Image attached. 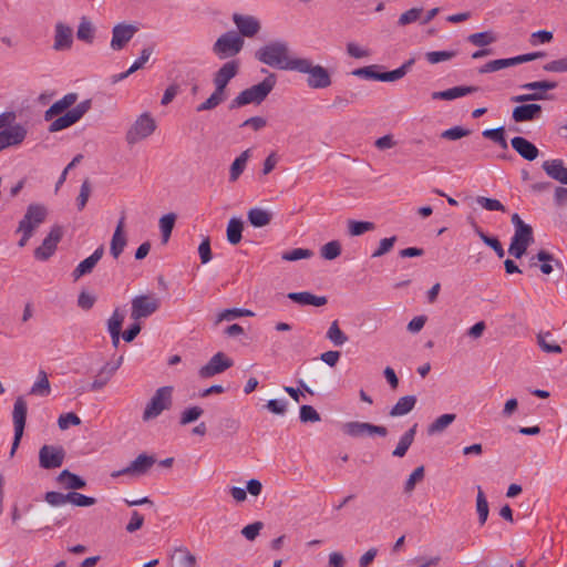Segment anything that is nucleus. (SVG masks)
<instances>
[{
	"label": "nucleus",
	"instance_id": "nucleus-54",
	"mask_svg": "<svg viewBox=\"0 0 567 567\" xmlns=\"http://www.w3.org/2000/svg\"><path fill=\"white\" fill-rule=\"evenodd\" d=\"M204 413V410L200 406H190L184 410L181 414L179 424L187 425L192 422L198 420Z\"/></svg>",
	"mask_w": 567,
	"mask_h": 567
},
{
	"label": "nucleus",
	"instance_id": "nucleus-16",
	"mask_svg": "<svg viewBox=\"0 0 567 567\" xmlns=\"http://www.w3.org/2000/svg\"><path fill=\"white\" fill-rule=\"evenodd\" d=\"M534 241L533 229L515 231L508 248V254L514 258H522L527 248Z\"/></svg>",
	"mask_w": 567,
	"mask_h": 567
},
{
	"label": "nucleus",
	"instance_id": "nucleus-55",
	"mask_svg": "<svg viewBox=\"0 0 567 567\" xmlns=\"http://www.w3.org/2000/svg\"><path fill=\"white\" fill-rule=\"evenodd\" d=\"M68 502L79 507H89L96 503V499L91 496L78 492H69Z\"/></svg>",
	"mask_w": 567,
	"mask_h": 567
},
{
	"label": "nucleus",
	"instance_id": "nucleus-20",
	"mask_svg": "<svg viewBox=\"0 0 567 567\" xmlns=\"http://www.w3.org/2000/svg\"><path fill=\"white\" fill-rule=\"evenodd\" d=\"M73 44V31L71 27L63 22H58L54 28V43L55 51L70 50Z\"/></svg>",
	"mask_w": 567,
	"mask_h": 567
},
{
	"label": "nucleus",
	"instance_id": "nucleus-58",
	"mask_svg": "<svg viewBox=\"0 0 567 567\" xmlns=\"http://www.w3.org/2000/svg\"><path fill=\"white\" fill-rule=\"evenodd\" d=\"M471 134V131L467 128H464L462 126H453L451 128H447L441 133V138L447 140V141H457L463 137H466Z\"/></svg>",
	"mask_w": 567,
	"mask_h": 567
},
{
	"label": "nucleus",
	"instance_id": "nucleus-34",
	"mask_svg": "<svg viewBox=\"0 0 567 567\" xmlns=\"http://www.w3.org/2000/svg\"><path fill=\"white\" fill-rule=\"evenodd\" d=\"M251 156L250 148L244 151L238 157L235 158V161L231 163L229 168V182L235 183L238 181L240 175L244 173L247 162L249 161Z\"/></svg>",
	"mask_w": 567,
	"mask_h": 567
},
{
	"label": "nucleus",
	"instance_id": "nucleus-59",
	"mask_svg": "<svg viewBox=\"0 0 567 567\" xmlns=\"http://www.w3.org/2000/svg\"><path fill=\"white\" fill-rule=\"evenodd\" d=\"M476 203L486 210H498V212H506L505 206L498 200L494 198H488L484 196H477Z\"/></svg>",
	"mask_w": 567,
	"mask_h": 567
},
{
	"label": "nucleus",
	"instance_id": "nucleus-51",
	"mask_svg": "<svg viewBox=\"0 0 567 567\" xmlns=\"http://www.w3.org/2000/svg\"><path fill=\"white\" fill-rule=\"evenodd\" d=\"M457 55V51H430L425 53V59L430 64H437L452 60Z\"/></svg>",
	"mask_w": 567,
	"mask_h": 567
},
{
	"label": "nucleus",
	"instance_id": "nucleus-25",
	"mask_svg": "<svg viewBox=\"0 0 567 567\" xmlns=\"http://www.w3.org/2000/svg\"><path fill=\"white\" fill-rule=\"evenodd\" d=\"M78 101L76 93H68L62 99L55 101L45 112L44 120L51 121L54 116L69 111V109Z\"/></svg>",
	"mask_w": 567,
	"mask_h": 567
},
{
	"label": "nucleus",
	"instance_id": "nucleus-64",
	"mask_svg": "<svg viewBox=\"0 0 567 567\" xmlns=\"http://www.w3.org/2000/svg\"><path fill=\"white\" fill-rule=\"evenodd\" d=\"M543 69L547 72H567V56L558 60H553L546 63Z\"/></svg>",
	"mask_w": 567,
	"mask_h": 567
},
{
	"label": "nucleus",
	"instance_id": "nucleus-23",
	"mask_svg": "<svg viewBox=\"0 0 567 567\" xmlns=\"http://www.w3.org/2000/svg\"><path fill=\"white\" fill-rule=\"evenodd\" d=\"M511 145L515 152L528 162L535 161L539 155V150L530 141L523 136H515L511 140Z\"/></svg>",
	"mask_w": 567,
	"mask_h": 567
},
{
	"label": "nucleus",
	"instance_id": "nucleus-45",
	"mask_svg": "<svg viewBox=\"0 0 567 567\" xmlns=\"http://www.w3.org/2000/svg\"><path fill=\"white\" fill-rule=\"evenodd\" d=\"M348 233L350 236H361L367 231L374 230L375 225L372 221H361V220H354L349 219L348 223Z\"/></svg>",
	"mask_w": 567,
	"mask_h": 567
},
{
	"label": "nucleus",
	"instance_id": "nucleus-60",
	"mask_svg": "<svg viewBox=\"0 0 567 567\" xmlns=\"http://www.w3.org/2000/svg\"><path fill=\"white\" fill-rule=\"evenodd\" d=\"M537 260L542 262L539 265V269L544 275H550L553 272L551 261H555V258L551 254L546 250H540L537 252Z\"/></svg>",
	"mask_w": 567,
	"mask_h": 567
},
{
	"label": "nucleus",
	"instance_id": "nucleus-37",
	"mask_svg": "<svg viewBox=\"0 0 567 567\" xmlns=\"http://www.w3.org/2000/svg\"><path fill=\"white\" fill-rule=\"evenodd\" d=\"M417 424H413L400 439L396 447L393 450L392 455L394 457H403L412 443L414 442Z\"/></svg>",
	"mask_w": 567,
	"mask_h": 567
},
{
	"label": "nucleus",
	"instance_id": "nucleus-21",
	"mask_svg": "<svg viewBox=\"0 0 567 567\" xmlns=\"http://www.w3.org/2000/svg\"><path fill=\"white\" fill-rule=\"evenodd\" d=\"M543 107L539 104L529 103L514 107L512 118L516 123L530 122L540 117Z\"/></svg>",
	"mask_w": 567,
	"mask_h": 567
},
{
	"label": "nucleus",
	"instance_id": "nucleus-22",
	"mask_svg": "<svg viewBox=\"0 0 567 567\" xmlns=\"http://www.w3.org/2000/svg\"><path fill=\"white\" fill-rule=\"evenodd\" d=\"M104 255V246L101 245L100 247H97L94 252L89 256L87 258H85L84 260H82L76 267L75 269L73 270L72 272V277L73 279L76 281L79 280L81 277L85 276V275H89L93 271L94 267L96 266V264L101 260V258L103 257Z\"/></svg>",
	"mask_w": 567,
	"mask_h": 567
},
{
	"label": "nucleus",
	"instance_id": "nucleus-1",
	"mask_svg": "<svg viewBox=\"0 0 567 567\" xmlns=\"http://www.w3.org/2000/svg\"><path fill=\"white\" fill-rule=\"evenodd\" d=\"M255 59L262 64L285 71H293L292 65L299 58L290 56L288 42L275 40L260 47L255 52Z\"/></svg>",
	"mask_w": 567,
	"mask_h": 567
},
{
	"label": "nucleus",
	"instance_id": "nucleus-8",
	"mask_svg": "<svg viewBox=\"0 0 567 567\" xmlns=\"http://www.w3.org/2000/svg\"><path fill=\"white\" fill-rule=\"evenodd\" d=\"M91 100L80 102L73 109L66 111V113L52 121L48 128L49 132H59L75 124L91 109Z\"/></svg>",
	"mask_w": 567,
	"mask_h": 567
},
{
	"label": "nucleus",
	"instance_id": "nucleus-40",
	"mask_svg": "<svg viewBox=\"0 0 567 567\" xmlns=\"http://www.w3.org/2000/svg\"><path fill=\"white\" fill-rule=\"evenodd\" d=\"M456 419V414H442L427 426V434L434 435L444 432Z\"/></svg>",
	"mask_w": 567,
	"mask_h": 567
},
{
	"label": "nucleus",
	"instance_id": "nucleus-27",
	"mask_svg": "<svg viewBox=\"0 0 567 567\" xmlns=\"http://www.w3.org/2000/svg\"><path fill=\"white\" fill-rule=\"evenodd\" d=\"M546 174L553 179L567 184V168L564 167L561 159H549L545 161L542 165Z\"/></svg>",
	"mask_w": 567,
	"mask_h": 567
},
{
	"label": "nucleus",
	"instance_id": "nucleus-46",
	"mask_svg": "<svg viewBox=\"0 0 567 567\" xmlns=\"http://www.w3.org/2000/svg\"><path fill=\"white\" fill-rule=\"evenodd\" d=\"M514 66L513 58L489 61L478 69L481 74L496 72L505 68Z\"/></svg>",
	"mask_w": 567,
	"mask_h": 567
},
{
	"label": "nucleus",
	"instance_id": "nucleus-17",
	"mask_svg": "<svg viewBox=\"0 0 567 567\" xmlns=\"http://www.w3.org/2000/svg\"><path fill=\"white\" fill-rule=\"evenodd\" d=\"M233 21L238 29V34L241 38H252L261 29L259 20L254 16H245L240 13L233 14Z\"/></svg>",
	"mask_w": 567,
	"mask_h": 567
},
{
	"label": "nucleus",
	"instance_id": "nucleus-15",
	"mask_svg": "<svg viewBox=\"0 0 567 567\" xmlns=\"http://www.w3.org/2000/svg\"><path fill=\"white\" fill-rule=\"evenodd\" d=\"M137 32V28L130 23H117L112 29L111 48L120 51L132 40Z\"/></svg>",
	"mask_w": 567,
	"mask_h": 567
},
{
	"label": "nucleus",
	"instance_id": "nucleus-43",
	"mask_svg": "<svg viewBox=\"0 0 567 567\" xmlns=\"http://www.w3.org/2000/svg\"><path fill=\"white\" fill-rule=\"evenodd\" d=\"M175 221H176V215L174 213H168L161 217L159 229H161V234H162V243L163 244H166L169 240Z\"/></svg>",
	"mask_w": 567,
	"mask_h": 567
},
{
	"label": "nucleus",
	"instance_id": "nucleus-61",
	"mask_svg": "<svg viewBox=\"0 0 567 567\" xmlns=\"http://www.w3.org/2000/svg\"><path fill=\"white\" fill-rule=\"evenodd\" d=\"M299 417L302 423L319 422L321 420L320 414L311 405H301Z\"/></svg>",
	"mask_w": 567,
	"mask_h": 567
},
{
	"label": "nucleus",
	"instance_id": "nucleus-5",
	"mask_svg": "<svg viewBox=\"0 0 567 567\" xmlns=\"http://www.w3.org/2000/svg\"><path fill=\"white\" fill-rule=\"evenodd\" d=\"M157 127L156 121L148 113L141 114L135 122L127 130L125 141L128 145H135L136 143L151 136Z\"/></svg>",
	"mask_w": 567,
	"mask_h": 567
},
{
	"label": "nucleus",
	"instance_id": "nucleus-38",
	"mask_svg": "<svg viewBox=\"0 0 567 567\" xmlns=\"http://www.w3.org/2000/svg\"><path fill=\"white\" fill-rule=\"evenodd\" d=\"M473 229L475 234L481 238V240L488 247H491L498 258H503L505 255L504 248L496 237H492L486 235L483 229L475 223L472 221Z\"/></svg>",
	"mask_w": 567,
	"mask_h": 567
},
{
	"label": "nucleus",
	"instance_id": "nucleus-47",
	"mask_svg": "<svg viewBox=\"0 0 567 567\" xmlns=\"http://www.w3.org/2000/svg\"><path fill=\"white\" fill-rule=\"evenodd\" d=\"M476 511L478 514L480 524L484 525L487 520L489 509L485 494L480 486L477 487Z\"/></svg>",
	"mask_w": 567,
	"mask_h": 567
},
{
	"label": "nucleus",
	"instance_id": "nucleus-35",
	"mask_svg": "<svg viewBox=\"0 0 567 567\" xmlns=\"http://www.w3.org/2000/svg\"><path fill=\"white\" fill-rule=\"evenodd\" d=\"M416 404V398L414 395H405L398 400L392 406L389 415L392 417L402 416L410 413Z\"/></svg>",
	"mask_w": 567,
	"mask_h": 567
},
{
	"label": "nucleus",
	"instance_id": "nucleus-49",
	"mask_svg": "<svg viewBox=\"0 0 567 567\" xmlns=\"http://www.w3.org/2000/svg\"><path fill=\"white\" fill-rule=\"evenodd\" d=\"M341 255V244L338 240H331L324 244L320 249V256L327 260H333Z\"/></svg>",
	"mask_w": 567,
	"mask_h": 567
},
{
	"label": "nucleus",
	"instance_id": "nucleus-56",
	"mask_svg": "<svg viewBox=\"0 0 567 567\" xmlns=\"http://www.w3.org/2000/svg\"><path fill=\"white\" fill-rule=\"evenodd\" d=\"M124 319V313L118 308H116L107 320L109 333L121 332Z\"/></svg>",
	"mask_w": 567,
	"mask_h": 567
},
{
	"label": "nucleus",
	"instance_id": "nucleus-28",
	"mask_svg": "<svg viewBox=\"0 0 567 567\" xmlns=\"http://www.w3.org/2000/svg\"><path fill=\"white\" fill-rule=\"evenodd\" d=\"M171 561L174 567H197L196 556L184 546L174 549Z\"/></svg>",
	"mask_w": 567,
	"mask_h": 567
},
{
	"label": "nucleus",
	"instance_id": "nucleus-2",
	"mask_svg": "<svg viewBox=\"0 0 567 567\" xmlns=\"http://www.w3.org/2000/svg\"><path fill=\"white\" fill-rule=\"evenodd\" d=\"M277 79L269 73L260 83L241 91L229 104V110L239 109L248 104H261L274 90Z\"/></svg>",
	"mask_w": 567,
	"mask_h": 567
},
{
	"label": "nucleus",
	"instance_id": "nucleus-63",
	"mask_svg": "<svg viewBox=\"0 0 567 567\" xmlns=\"http://www.w3.org/2000/svg\"><path fill=\"white\" fill-rule=\"evenodd\" d=\"M68 497H69V493L63 494L60 492L51 491V492L45 493L44 501L48 504H50L51 506H61V505H64L65 503H68V501H69Z\"/></svg>",
	"mask_w": 567,
	"mask_h": 567
},
{
	"label": "nucleus",
	"instance_id": "nucleus-52",
	"mask_svg": "<svg viewBox=\"0 0 567 567\" xmlns=\"http://www.w3.org/2000/svg\"><path fill=\"white\" fill-rule=\"evenodd\" d=\"M313 256V251L307 248H295L282 252L281 259L286 261H297L308 259Z\"/></svg>",
	"mask_w": 567,
	"mask_h": 567
},
{
	"label": "nucleus",
	"instance_id": "nucleus-10",
	"mask_svg": "<svg viewBox=\"0 0 567 567\" xmlns=\"http://www.w3.org/2000/svg\"><path fill=\"white\" fill-rule=\"evenodd\" d=\"M342 431L344 434L351 437H362L372 435H379L384 437L388 435V429L385 426L374 425L372 423L359 421H351L344 423L342 426Z\"/></svg>",
	"mask_w": 567,
	"mask_h": 567
},
{
	"label": "nucleus",
	"instance_id": "nucleus-30",
	"mask_svg": "<svg viewBox=\"0 0 567 567\" xmlns=\"http://www.w3.org/2000/svg\"><path fill=\"white\" fill-rule=\"evenodd\" d=\"M290 300L302 306L322 307L328 300L324 296H315L309 291L289 292L287 296Z\"/></svg>",
	"mask_w": 567,
	"mask_h": 567
},
{
	"label": "nucleus",
	"instance_id": "nucleus-11",
	"mask_svg": "<svg viewBox=\"0 0 567 567\" xmlns=\"http://www.w3.org/2000/svg\"><path fill=\"white\" fill-rule=\"evenodd\" d=\"M155 463H156V458L154 455H148V454L142 453L135 460H133L128 466L113 472L111 474V476L112 477H120L123 475L142 476V475H145Z\"/></svg>",
	"mask_w": 567,
	"mask_h": 567
},
{
	"label": "nucleus",
	"instance_id": "nucleus-32",
	"mask_svg": "<svg viewBox=\"0 0 567 567\" xmlns=\"http://www.w3.org/2000/svg\"><path fill=\"white\" fill-rule=\"evenodd\" d=\"M248 221L256 228H261L270 224L272 214L259 207L250 208L247 213Z\"/></svg>",
	"mask_w": 567,
	"mask_h": 567
},
{
	"label": "nucleus",
	"instance_id": "nucleus-39",
	"mask_svg": "<svg viewBox=\"0 0 567 567\" xmlns=\"http://www.w3.org/2000/svg\"><path fill=\"white\" fill-rule=\"evenodd\" d=\"M244 223L240 218L233 217L229 219L226 236L227 240L231 245H237L243 238Z\"/></svg>",
	"mask_w": 567,
	"mask_h": 567
},
{
	"label": "nucleus",
	"instance_id": "nucleus-62",
	"mask_svg": "<svg viewBox=\"0 0 567 567\" xmlns=\"http://www.w3.org/2000/svg\"><path fill=\"white\" fill-rule=\"evenodd\" d=\"M424 477V466L421 465L419 467H416L412 473L411 475L409 476V478L406 480L405 482V485H404V492L405 493H411L414 487H415V484L420 481H422Z\"/></svg>",
	"mask_w": 567,
	"mask_h": 567
},
{
	"label": "nucleus",
	"instance_id": "nucleus-7",
	"mask_svg": "<svg viewBox=\"0 0 567 567\" xmlns=\"http://www.w3.org/2000/svg\"><path fill=\"white\" fill-rule=\"evenodd\" d=\"M131 318L138 321L148 318L161 307V300L154 293L138 295L131 301Z\"/></svg>",
	"mask_w": 567,
	"mask_h": 567
},
{
	"label": "nucleus",
	"instance_id": "nucleus-6",
	"mask_svg": "<svg viewBox=\"0 0 567 567\" xmlns=\"http://www.w3.org/2000/svg\"><path fill=\"white\" fill-rule=\"evenodd\" d=\"M244 39L235 31L223 33L214 43L213 52L220 59H228L237 55L244 48Z\"/></svg>",
	"mask_w": 567,
	"mask_h": 567
},
{
	"label": "nucleus",
	"instance_id": "nucleus-24",
	"mask_svg": "<svg viewBox=\"0 0 567 567\" xmlns=\"http://www.w3.org/2000/svg\"><path fill=\"white\" fill-rule=\"evenodd\" d=\"M124 221H125V213L123 212L122 216L116 225L115 231L112 236L111 247H110V252L115 259H117L120 257V255L123 252V250L127 244L126 237L124 235Z\"/></svg>",
	"mask_w": 567,
	"mask_h": 567
},
{
	"label": "nucleus",
	"instance_id": "nucleus-13",
	"mask_svg": "<svg viewBox=\"0 0 567 567\" xmlns=\"http://www.w3.org/2000/svg\"><path fill=\"white\" fill-rule=\"evenodd\" d=\"M62 236L63 228L59 225L53 226L42 244L35 248L34 257L39 260H48L54 254Z\"/></svg>",
	"mask_w": 567,
	"mask_h": 567
},
{
	"label": "nucleus",
	"instance_id": "nucleus-41",
	"mask_svg": "<svg viewBox=\"0 0 567 567\" xmlns=\"http://www.w3.org/2000/svg\"><path fill=\"white\" fill-rule=\"evenodd\" d=\"M549 339H551V333L549 331L539 332L537 334V343L539 348L547 353H560L563 351L561 347L557 344L554 340Z\"/></svg>",
	"mask_w": 567,
	"mask_h": 567
},
{
	"label": "nucleus",
	"instance_id": "nucleus-53",
	"mask_svg": "<svg viewBox=\"0 0 567 567\" xmlns=\"http://www.w3.org/2000/svg\"><path fill=\"white\" fill-rule=\"evenodd\" d=\"M468 42L477 47H485L496 41L491 31L477 32L468 35Z\"/></svg>",
	"mask_w": 567,
	"mask_h": 567
},
{
	"label": "nucleus",
	"instance_id": "nucleus-18",
	"mask_svg": "<svg viewBox=\"0 0 567 567\" xmlns=\"http://www.w3.org/2000/svg\"><path fill=\"white\" fill-rule=\"evenodd\" d=\"M48 215L47 208L41 204H30L27 208V212L23 218L19 221V226H28L31 227V233L33 231L45 220Z\"/></svg>",
	"mask_w": 567,
	"mask_h": 567
},
{
	"label": "nucleus",
	"instance_id": "nucleus-44",
	"mask_svg": "<svg viewBox=\"0 0 567 567\" xmlns=\"http://www.w3.org/2000/svg\"><path fill=\"white\" fill-rule=\"evenodd\" d=\"M50 391H51V388H50L48 374L45 371L40 370L38 380L32 385V388L30 390V394L44 396V395H49Z\"/></svg>",
	"mask_w": 567,
	"mask_h": 567
},
{
	"label": "nucleus",
	"instance_id": "nucleus-48",
	"mask_svg": "<svg viewBox=\"0 0 567 567\" xmlns=\"http://www.w3.org/2000/svg\"><path fill=\"white\" fill-rule=\"evenodd\" d=\"M327 338L337 347H340L348 341V337L346 333L340 329L339 323L337 320H334L328 331H327Z\"/></svg>",
	"mask_w": 567,
	"mask_h": 567
},
{
	"label": "nucleus",
	"instance_id": "nucleus-50",
	"mask_svg": "<svg viewBox=\"0 0 567 567\" xmlns=\"http://www.w3.org/2000/svg\"><path fill=\"white\" fill-rule=\"evenodd\" d=\"M519 87L523 90L542 92V93L546 94L547 91L554 90L557 87V82L547 81V80L534 81V82H528V83L522 84Z\"/></svg>",
	"mask_w": 567,
	"mask_h": 567
},
{
	"label": "nucleus",
	"instance_id": "nucleus-19",
	"mask_svg": "<svg viewBox=\"0 0 567 567\" xmlns=\"http://www.w3.org/2000/svg\"><path fill=\"white\" fill-rule=\"evenodd\" d=\"M28 131L21 124L0 131V152L9 146L21 144L27 137Z\"/></svg>",
	"mask_w": 567,
	"mask_h": 567
},
{
	"label": "nucleus",
	"instance_id": "nucleus-3",
	"mask_svg": "<svg viewBox=\"0 0 567 567\" xmlns=\"http://www.w3.org/2000/svg\"><path fill=\"white\" fill-rule=\"evenodd\" d=\"M292 68L295 72L308 74L307 85L310 89H327L332 83L329 71L320 64H313L310 59L299 58Z\"/></svg>",
	"mask_w": 567,
	"mask_h": 567
},
{
	"label": "nucleus",
	"instance_id": "nucleus-29",
	"mask_svg": "<svg viewBox=\"0 0 567 567\" xmlns=\"http://www.w3.org/2000/svg\"><path fill=\"white\" fill-rule=\"evenodd\" d=\"M480 90L477 86H454L445 91H436L432 93L433 100H455L457 97L465 96L467 94L475 93Z\"/></svg>",
	"mask_w": 567,
	"mask_h": 567
},
{
	"label": "nucleus",
	"instance_id": "nucleus-33",
	"mask_svg": "<svg viewBox=\"0 0 567 567\" xmlns=\"http://www.w3.org/2000/svg\"><path fill=\"white\" fill-rule=\"evenodd\" d=\"M415 63V59L411 58L404 62L400 68L389 72H378V81L381 82H394L406 75L409 70Z\"/></svg>",
	"mask_w": 567,
	"mask_h": 567
},
{
	"label": "nucleus",
	"instance_id": "nucleus-4",
	"mask_svg": "<svg viewBox=\"0 0 567 567\" xmlns=\"http://www.w3.org/2000/svg\"><path fill=\"white\" fill-rule=\"evenodd\" d=\"M172 404L173 386L165 385L158 388L144 409L142 416L143 421L147 422L156 419L163 413V411L171 409Z\"/></svg>",
	"mask_w": 567,
	"mask_h": 567
},
{
	"label": "nucleus",
	"instance_id": "nucleus-36",
	"mask_svg": "<svg viewBox=\"0 0 567 567\" xmlns=\"http://www.w3.org/2000/svg\"><path fill=\"white\" fill-rule=\"evenodd\" d=\"M76 38H78V40L83 41L89 44L93 43V41H94L95 27L92 23V21L85 16H83L80 19V23H79L78 30H76Z\"/></svg>",
	"mask_w": 567,
	"mask_h": 567
},
{
	"label": "nucleus",
	"instance_id": "nucleus-42",
	"mask_svg": "<svg viewBox=\"0 0 567 567\" xmlns=\"http://www.w3.org/2000/svg\"><path fill=\"white\" fill-rule=\"evenodd\" d=\"M483 137L491 140L495 144H497L501 148L507 150L508 144L505 138V128L504 126H499L496 128H487L482 132Z\"/></svg>",
	"mask_w": 567,
	"mask_h": 567
},
{
	"label": "nucleus",
	"instance_id": "nucleus-12",
	"mask_svg": "<svg viewBox=\"0 0 567 567\" xmlns=\"http://www.w3.org/2000/svg\"><path fill=\"white\" fill-rule=\"evenodd\" d=\"M65 451L60 445H43L39 451V465L44 470H53L62 466Z\"/></svg>",
	"mask_w": 567,
	"mask_h": 567
},
{
	"label": "nucleus",
	"instance_id": "nucleus-9",
	"mask_svg": "<svg viewBox=\"0 0 567 567\" xmlns=\"http://www.w3.org/2000/svg\"><path fill=\"white\" fill-rule=\"evenodd\" d=\"M28 406L27 402L22 396H19L13 405L12 419L14 425V437L12 442V447L10 451V456L12 457L19 447L20 441L23 435L25 420H27Z\"/></svg>",
	"mask_w": 567,
	"mask_h": 567
},
{
	"label": "nucleus",
	"instance_id": "nucleus-31",
	"mask_svg": "<svg viewBox=\"0 0 567 567\" xmlns=\"http://www.w3.org/2000/svg\"><path fill=\"white\" fill-rule=\"evenodd\" d=\"M56 481L58 483L62 484L65 488L71 489V492L82 489L86 486V482L82 477L70 472L69 470H63L58 475Z\"/></svg>",
	"mask_w": 567,
	"mask_h": 567
},
{
	"label": "nucleus",
	"instance_id": "nucleus-26",
	"mask_svg": "<svg viewBox=\"0 0 567 567\" xmlns=\"http://www.w3.org/2000/svg\"><path fill=\"white\" fill-rule=\"evenodd\" d=\"M239 69L240 62L238 60L227 61L214 74L213 82H219L227 86L229 81L238 74Z\"/></svg>",
	"mask_w": 567,
	"mask_h": 567
},
{
	"label": "nucleus",
	"instance_id": "nucleus-14",
	"mask_svg": "<svg viewBox=\"0 0 567 567\" xmlns=\"http://www.w3.org/2000/svg\"><path fill=\"white\" fill-rule=\"evenodd\" d=\"M233 365L234 361L229 357H227L224 352H217L205 365L199 369L198 374L203 379L212 378L231 368Z\"/></svg>",
	"mask_w": 567,
	"mask_h": 567
},
{
	"label": "nucleus",
	"instance_id": "nucleus-57",
	"mask_svg": "<svg viewBox=\"0 0 567 567\" xmlns=\"http://www.w3.org/2000/svg\"><path fill=\"white\" fill-rule=\"evenodd\" d=\"M423 8H412L403 12L398 20V25L405 27L421 19Z\"/></svg>",
	"mask_w": 567,
	"mask_h": 567
}]
</instances>
